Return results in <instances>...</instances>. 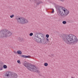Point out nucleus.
<instances>
[{
  "instance_id": "1",
  "label": "nucleus",
  "mask_w": 78,
  "mask_h": 78,
  "mask_svg": "<svg viewBox=\"0 0 78 78\" xmlns=\"http://www.w3.org/2000/svg\"><path fill=\"white\" fill-rule=\"evenodd\" d=\"M62 41L66 42L67 44L69 43V44H75L78 42V39L75 36L72 34H63L60 35Z\"/></svg>"
},
{
  "instance_id": "2",
  "label": "nucleus",
  "mask_w": 78,
  "mask_h": 78,
  "mask_svg": "<svg viewBox=\"0 0 78 78\" xmlns=\"http://www.w3.org/2000/svg\"><path fill=\"white\" fill-rule=\"evenodd\" d=\"M55 8L58 16H61L62 17H64L69 14V11L62 6L57 5H55Z\"/></svg>"
},
{
  "instance_id": "3",
  "label": "nucleus",
  "mask_w": 78,
  "mask_h": 78,
  "mask_svg": "<svg viewBox=\"0 0 78 78\" xmlns=\"http://www.w3.org/2000/svg\"><path fill=\"white\" fill-rule=\"evenodd\" d=\"M12 34L9 30L6 29H2L0 31V35H1L2 37H6L10 36L12 35Z\"/></svg>"
},
{
  "instance_id": "4",
  "label": "nucleus",
  "mask_w": 78,
  "mask_h": 78,
  "mask_svg": "<svg viewBox=\"0 0 78 78\" xmlns=\"http://www.w3.org/2000/svg\"><path fill=\"white\" fill-rule=\"evenodd\" d=\"M34 40L38 43H41L44 37V35L41 33H37L34 36Z\"/></svg>"
},
{
  "instance_id": "5",
  "label": "nucleus",
  "mask_w": 78,
  "mask_h": 78,
  "mask_svg": "<svg viewBox=\"0 0 78 78\" xmlns=\"http://www.w3.org/2000/svg\"><path fill=\"white\" fill-rule=\"evenodd\" d=\"M23 65L26 67L30 70H33L34 71H35V69L34 70V69L35 68V66L34 65H32L31 63H29L25 61L24 63H23Z\"/></svg>"
},
{
  "instance_id": "6",
  "label": "nucleus",
  "mask_w": 78,
  "mask_h": 78,
  "mask_svg": "<svg viewBox=\"0 0 78 78\" xmlns=\"http://www.w3.org/2000/svg\"><path fill=\"white\" fill-rule=\"evenodd\" d=\"M16 19L18 23L20 22L21 24H25V23H28V20L23 17H21L20 18L19 17H17L16 18Z\"/></svg>"
},
{
  "instance_id": "7",
  "label": "nucleus",
  "mask_w": 78,
  "mask_h": 78,
  "mask_svg": "<svg viewBox=\"0 0 78 78\" xmlns=\"http://www.w3.org/2000/svg\"><path fill=\"white\" fill-rule=\"evenodd\" d=\"M10 76H11V78H17V74L15 73L12 75V73L10 72H6L5 74V78H9Z\"/></svg>"
},
{
  "instance_id": "8",
  "label": "nucleus",
  "mask_w": 78,
  "mask_h": 78,
  "mask_svg": "<svg viewBox=\"0 0 78 78\" xmlns=\"http://www.w3.org/2000/svg\"><path fill=\"white\" fill-rule=\"evenodd\" d=\"M48 42H50V41H49L48 38H46L45 39L44 38V37L41 43L42 44H47Z\"/></svg>"
},
{
  "instance_id": "9",
  "label": "nucleus",
  "mask_w": 78,
  "mask_h": 78,
  "mask_svg": "<svg viewBox=\"0 0 78 78\" xmlns=\"http://www.w3.org/2000/svg\"><path fill=\"white\" fill-rule=\"evenodd\" d=\"M34 2H35L37 4V6H38L41 4V3H42V2L40 1L39 0H34Z\"/></svg>"
},
{
  "instance_id": "10",
  "label": "nucleus",
  "mask_w": 78,
  "mask_h": 78,
  "mask_svg": "<svg viewBox=\"0 0 78 78\" xmlns=\"http://www.w3.org/2000/svg\"><path fill=\"white\" fill-rule=\"evenodd\" d=\"M34 70H35V71H34L33 70H30V71H32L33 72H36L37 71V73H40V71L39 70V69H38V68H36L35 66V68H34Z\"/></svg>"
},
{
  "instance_id": "11",
  "label": "nucleus",
  "mask_w": 78,
  "mask_h": 78,
  "mask_svg": "<svg viewBox=\"0 0 78 78\" xmlns=\"http://www.w3.org/2000/svg\"><path fill=\"white\" fill-rule=\"evenodd\" d=\"M20 56L21 58H30L29 57H31V56L28 55H20Z\"/></svg>"
},
{
  "instance_id": "12",
  "label": "nucleus",
  "mask_w": 78,
  "mask_h": 78,
  "mask_svg": "<svg viewBox=\"0 0 78 78\" xmlns=\"http://www.w3.org/2000/svg\"><path fill=\"white\" fill-rule=\"evenodd\" d=\"M3 62H0V70H3L2 69V68H3Z\"/></svg>"
},
{
  "instance_id": "13",
  "label": "nucleus",
  "mask_w": 78,
  "mask_h": 78,
  "mask_svg": "<svg viewBox=\"0 0 78 78\" xmlns=\"http://www.w3.org/2000/svg\"><path fill=\"white\" fill-rule=\"evenodd\" d=\"M17 54H18V55H22V51H21L20 50L18 51H17Z\"/></svg>"
},
{
  "instance_id": "14",
  "label": "nucleus",
  "mask_w": 78,
  "mask_h": 78,
  "mask_svg": "<svg viewBox=\"0 0 78 78\" xmlns=\"http://www.w3.org/2000/svg\"><path fill=\"white\" fill-rule=\"evenodd\" d=\"M18 40L20 42H22V41H24V39L23 38H20V37H19L18 38Z\"/></svg>"
},
{
  "instance_id": "15",
  "label": "nucleus",
  "mask_w": 78,
  "mask_h": 78,
  "mask_svg": "<svg viewBox=\"0 0 78 78\" xmlns=\"http://www.w3.org/2000/svg\"><path fill=\"white\" fill-rule=\"evenodd\" d=\"M3 67L4 69H7V66L6 65H4L3 66Z\"/></svg>"
},
{
  "instance_id": "16",
  "label": "nucleus",
  "mask_w": 78,
  "mask_h": 78,
  "mask_svg": "<svg viewBox=\"0 0 78 78\" xmlns=\"http://www.w3.org/2000/svg\"><path fill=\"white\" fill-rule=\"evenodd\" d=\"M48 64L47 63H44V66L46 67H47V66H48Z\"/></svg>"
},
{
  "instance_id": "17",
  "label": "nucleus",
  "mask_w": 78,
  "mask_h": 78,
  "mask_svg": "<svg viewBox=\"0 0 78 78\" xmlns=\"http://www.w3.org/2000/svg\"><path fill=\"white\" fill-rule=\"evenodd\" d=\"M49 56L51 57V58H53L54 57V55L53 54H51L50 55H49Z\"/></svg>"
},
{
  "instance_id": "18",
  "label": "nucleus",
  "mask_w": 78,
  "mask_h": 78,
  "mask_svg": "<svg viewBox=\"0 0 78 78\" xmlns=\"http://www.w3.org/2000/svg\"><path fill=\"white\" fill-rule=\"evenodd\" d=\"M66 23H67V22H66V21H63L62 22V23L63 24H66Z\"/></svg>"
},
{
  "instance_id": "19",
  "label": "nucleus",
  "mask_w": 78,
  "mask_h": 78,
  "mask_svg": "<svg viewBox=\"0 0 78 78\" xmlns=\"http://www.w3.org/2000/svg\"><path fill=\"white\" fill-rule=\"evenodd\" d=\"M33 35V33H30L29 34L30 36H32Z\"/></svg>"
},
{
  "instance_id": "20",
  "label": "nucleus",
  "mask_w": 78,
  "mask_h": 78,
  "mask_svg": "<svg viewBox=\"0 0 78 78\" xmlns=\"http://www.w3.org/2000/svg\"><path fill=\"white\" fill-rule=\"evenodd\" d=\"M17 62L19 64H21V63H20V61L19 60L17 61Z\"/></svg>"
},
{
  "instance_id": "21",
  "label": "nucleus",
  "mask_w": 78,
  "mask_h": 78,
  "mask_svg": "<svg viewBox=\"0 0 78 78\" xmlns=\"http://www.w3.org/2000/svg\"><path fill=\"white\" fill-rule=\"evenodd\" d=\"M46 37L47 38H48L49 37V35L47 34L46 35Z\"/></svg>"
},
{
  "instance_id": "22",
  "label": "nucleus",
  "mask_w": 78,
  "mask_h": 78,
  "mask_svg": "<svg viewBox=\"0 0 78 78\" xmlns=\"http://www.w3.org/2000/svg\"><path fill=\"white\" fill-rule=\"evenodd\" d=\"M14 15H12L10 16V17L11 18H12V17H14Z\"/></svg>"
},
{
  "instance_id": "23",
  "label": "nucleus",
  "mask_w": 78,
  "mask_h": 78,
  "mask_svg": "<svg viewBox=\"0 0 78 78\" xmlns=\"http://www.w3.org/2000/svg\"><path fill=\"white\" fill-rule=\"evenodd\" d=\"M52 9V11L51 12V13H54L55 12V11L54 10V9Z\"/></svg>"
},
{
  "instance_id": "24",
  "label": "nucleus",
  "mask_w": 78,
  "mask_h": 78,
  "mask_svg": "<svg viewBox=\"0 0 78 78\" xmlns=\"http://www.w3.org/2000/svg\"><path fill=\"white\" fill-rule=\"evenodd\" d=\"M14 52L16 54H17V52H16V51H14Z\"/></svg>"
},
{
  "instance_id": "25",
  "label": "nucleus",
  "mask_w": 78,
  "mask_h": 78,
  "mask_svg": "<svg viewBox=\"0 0 78 78\" xmlns=\"http://www.w3.org/2000/svg\"><path fill=\"white\" fill-rule=\"evenodd\" d=\"M39 75H40V76H42V75H40V74H39Z\"/></svg>"
}]
</instances>
